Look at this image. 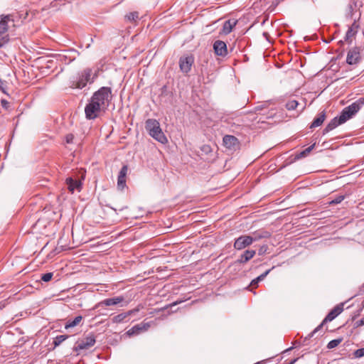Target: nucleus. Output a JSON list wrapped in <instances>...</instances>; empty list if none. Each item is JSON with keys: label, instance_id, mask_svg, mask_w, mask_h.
Returning <instances> with one entry per match:
<instances>
[{"label": "nucleus", "instance_id": "nucleus-29", "mask_svg": "<svg viewBox=\"0 0 364 364\" xmlns=\"http://www.w3.org/2000/svg\"><path fill=\"white\" fill-rule=\"evenodd\" d=\"M299 102L296 100H290L287 102L285 107L288 110H294L298 106Z\"/></svg>", "mask_w": 364, "mask_h": 364}, {"label": "nucleus", "instance_id": "nucleus-15", "mask_svg": "<svg viewBox=\"0 0 364 364\" xmlns=\"http://www.w3.org/2000/svg\"><path fill=\"white\" fill-rule=\"evenodd\" d=\"M343 123L341 122L340 118L338 117H336L333 119H332L329 123L326 126V127L323 130V134H326V133L329 132L330 131H332L335 128H336L338 125L343 124Z\"/></svg>", "mask_w": 364, "mask_h": 364}, {"label": "nucleus", "instance_id": "nucleus-18", "mask_svg": "<svg viewBox=\"0 0 364 364\" xmlns=\"http://www.w3.org/2000/svg\"><path fill=\"white\" fill-rule=\"evenodd\" d=\"M326 119V112L322 111L320 112L318 116L314 119L312 123L311 124L309 128L310 129H314L316 127H318L321 126L324 120Z\"/></svg>", "mask_w": 364, "mask_h": 364}, {"label": "nucleus", "instance_id": "nucleus-5", "mask_svg": "<svg viewBox=\"0 0 364 364\" xmlns=\"http://www.w3.org/2000/svg\"><path fill=\"white\" fill-rule=\"evenodd\" d=\"M344 303H341L336 305L325 317L321 323L309 335V337L311 338L316 333L322 326L327 322H330L333 321L336 317H337L341 312L343 311Z\"/></svg>", "mask_w": 364, "mask_h": 364}, {"label": "nucleus", "instance_id": "nucleus-9", "mask_svg": "<svg viewBox=\"0 0 364 364\" xmlns=\"http://www.w3.org/2000/svg\"><path fill=\"white\" fill-rule=\"evenodd\" d=\"M360 48L355 47L348 52L346 63L348 65H356L360 62Z\"/></svg>", "mask_w": 364, "mask_h": 364}, {"label": "nucleus", "instance_id": "nucleus-33", "mask_svg": "<svg viewBox=\"0 0 364 364\" xmlns=\"http://www.w3.org/2000/svg\"><path fill=\"white\" fill-rule=\"evenodd\" d=\"M345 198L344 196H338L330 202V204H338L341 203Z\"/></svg>", "mask_w": 364, "mask_h": 364}, {"label": "nucleus", "instance_id": "nucleus-36", "mask_svg": "<svg viewBox=\"0 0 364 364\" xmlns=\"http://www.w3.org/2000/svg\"><path fill=\"white\" fill-rule=\"evenodd\" d=\"M355 327H359L364 325V317L362 318L360 320L357 321L355 323Z\"/></svg>", "mask_w": 364, "mask_h": 364}, {"label": "nucleus", "instance_id": "nucleus-16", "mask_svg": "<svg viewBox=\"0 0 364 364\" xmlns=\"http://www.w3.org/2000/svg\"><path fill=\"white\" fill-rule=\"evenodd\" d=\"M123 301H124L123 296H116V297H113V298H108V299H106L102 301L99 304V306H109L117 305Z\"/></svg>", "mask_w": 364, "mask_h": 364}, {"label": "nucleus", "instance_id": "nucleus-23", "mask_svg": "<svg viewBox=\"0 0 364 364\" xmlns=\"http://www.w3.org/2000/svg\"><path fill=\"white\" fill-rule=\"evenodd\" d=\"M270 271H271V269H268L266 272H264L263 274H262L261 275L257 277V278L252 280V282L250 283V286L256 288L258 285V283L259 282L262 281L268 275V274L270 272Z\"/></svg>", "mask_w": 364, "mask_h": 364}, {"label": "nucleus", "instance_id": "nucleus-35", "mask_svg": "<svg viewBox=\"0 0 364 364\" xmlns=\"http://www.w3.org/2000/svg\"><path fill=\"white\" fill-rule=\"evenodd\" d=\"M74 136L72 134H68L65 136V141L67 144H72L73 142Z\"/></svg>", "mask_w": 364, "mask_h": 364}, {"label": "nucleus", "instance_id": "nucleus-3", "mask_svg": "<svg viewBox=\"0 0 364 364\" xmlns=\"http://www.w3.org/2000/svg\"><path fill=\"white\" fill-rule=\"evenodd\" d=\"M145 129L149 134L159 142L166 144L168 141L156 119H148L145 122Z\"/></svg>", "mask_w": 364, "mask_h": 364}, {"label": "nucleus", "instance_id": "nucleus-31", "mask_svg": "<svg viewBox=\"0 0 364 364\" xmlns=\"http://www.w3.org/2000/svg\"><path fill=\"white\" fill-rule=\"evenodd\" d=\"M353 355L356 358H360L364 356V348H359L354 351Z\"/></svg>", "mask_w": 364, "mask_h": 364}, {"label": "nucleus", "instance_id": "nucleus-34", "mask_svg": "<svg viewBox=\"0 0 364 364\" xmlns=\"http://www.w3.org/2000/svg\"><path fill=\"white\" fill-rule=\"evenodd\" d=\"M268 250V247L267 245H262L259 247V249L258 250V255H263L264 254H265L267 252Z\"/></svg>", "mask_w": 364, "mask_h": 364}, {"label": "nucleus", "instance_id": "nucleus-24", "mask_svg": "<svg viewBox=\"0 0 364 364\" xmlns=\"http://www.w3.org/2000/svg\"><path fill=\"white\" fill-rule=\"evenodd\" d=\"M314 146H315V144L311 145L306 149L303 150L296 156V158L301 159V158L306 156L314 149Z\"/></svg>", "mask_w": 364, "mask_h": 364}, {"label": "nucleus", "instance_id": "nucleus-20", "mask_svg": "<svg viewBox=\"0 0 364 364\" xmlns=\"http://www.w3.org/2000/svg\"><path fill=\"white\" fill-rule=\"evenodd\" d=\"M270 237V234L267 231H259L255 232L250 235V237L252 239V243L254 242L258 241L263 238H268Z\"/></svg>", "mask_w": 364, "mask_h": 364}, {"label": "nucleus", "instance_id": "nucleus-38", "mask_svg": "<svg viewBox=\"0 0 364 364\" xmlns=\"http://www.w3.org/2000/svg\"><path fill=\"white\" fill-rule=\"evenodd\" d=\"M140 324L141 326L142 331H146L150 327L149 323H141Z\"/></svg>", "mask_w": 364, "mask_h": 364}, {"label": "nucleus", "instance_id": "nucleus-6", "mask_svg": "<svg viewBox=\"0 0 364 364\" xmlns=\"http://www.w3.org/2000/svg\"><path fill=\"white\" fill-rule=\"evenodd\" d=\"M194 57L192 55H183L179 59V68L184 74H188L194 63Z\"/></svg>", "mask_w": 364, "mask_h": 364}, {"label": "nucleus", "instance_id": "nucleus-39", "mask_svg": "<svg viewBox=\"0 0 364 364\" xmlns=\"http://www.w3.org/2000/svg\"><path fill=\"white\" fill-rule=\"evenodd\" d=\"M181 302H182V301H174V302H173L172 304H171L168 305V306L166 307V309H167V308H168V307H169V306H170V307H171V306H176V305H177V304H181Z\"/></svg>", "mask_w": 364, "mask_h": 364}, {"label": "nucleus", "instance_id": "nucleus-7", "mask_svg": "<svg viewBox=\"0 0 364 364\" xmlns=\"http://www.w3.org/2000/svg\"><path fill=\"white\" fill-rule=\"evenodd\" d=\"M10 19L9 15L0 16V36L6 33L8 30V21ZM9 36L6 35L0 38V47H2L9 41Z\"/></svg>", "mask_w": 364, "mask_h": 364}, {"label": "nucleus", "instance_id": "nucleus-1", "mask_svg": "<svg viewBox=\"0 0 364 364\" xmlns=\"http://www.w3.org/2000/svg\"><path fill=\"white\" fill-rule=\"evenodd\" d=\"M112 98V90L109 87H102L95 92L85 107V117L90 120L98 117L109 107Z\"/></svg>", "mask_w": 364, "mask_h": 364}, {"label": "nucleus", "instance_id": "nucleus-40", "mask_svg": "<svg viewBox=\"0 0 364 364\" xmlns=\"http://www.w3.org/2000/svg\"><path fill=\"white\" fill-rule=\"evenodd\" d=\"M261 109H262V108H261L260 107H255V109H256V110H260Z\"/></svg>", "mask_w": 364, "mask_h": 364}, {"label": "nucleus", "instance_id": "nucleus-17", "mask_svg": "<svg viewBox=\"0 0 364 364\" xmlns=\"http://www.w3.org/2000/svg\"><path fill=\"white\" fill-rule=\"evenodd\" d=\"M223 143L227 148L234 149L238 144V139L234 136L225 135L223 137Z\"/></svg>", "mask_w": 364, "mask_h": 364}, {"label": "nucleus", "instance_id": "nucleus-19", "mask_svg": "<svg viewBox=\"0 0 364 364\" xmlns=\"http://www.w3.org/2000/svg\"><path fill=\"white\" fill-rule=\"evenodd\" d=\"M66 183L68 185V188L71 193H73L75 190L78 189L81 186L80 181L75 180L72 178H68L66 179Z\"/></svg>", "mask_w": 364, "mask_h": 364}, {"label": "nucleus", "instance_id": "nucleus-2", "mask_svg": "<svg viewBox=\"0 0 364 364\" xmlns=\"http://www.w3.org/2000/svg\"><path fill=\"white\" fill-rule=\"evenodd\" d=\"M92 70L91 68H87L79 72L77 75L73 77L69 81V87L73 89H82L87 83H92L96 74L91 77Z\"/></svg>", "mask_w": 364, "mask_h": 364}, {"label": "nucleus", "instance_id": "nucleus-30", "mask_svg": "<svg viewBox=\"0 0 364 364\" xmlns=\"http://www.w3.org/2000/svg\"><path fill=\"white\" fill-rule=\"evenodd\" d=\"M232 29V25L230 23V21H226L223 26L224 32L225 33H229L231 32Z\"/></svg>", "mask_w": 364, "mask_h": 364}, {"label": "nucleus", "instance_id": "nucleus-22", "mask_svg": "<svg viewBox=\"0 0 364 364\" xmlns=\"http://www.w3.org/2000/svg\"><path fill=\"white\" fill-rule=\"evenodd\" d=\"M82 320V317L81 316H77L72 321L68 320L65 325V328L66 329L70 328H73V327L77 326L81 322Z\"/></svg>", "mask_w": 364, "mask_h": 364}, {"label": "nucleus", "instance_id": "nucleus-4", "mask_svg": "<svg viewBox=\"0 0 364 364\" xmlns=\"http://www.w3.org/2000/svg\"><path fill=\"white\" fill-rule=\"evenodd\" d=\"M364 105V97H360L351 105L346 107L341 112L338 117L343 124L351 119Z\"/></svg>", "mask_w": 364, "mask_h": 364}, {"label": "nucleus", "instance_id": "nucleus-26", "mask_svg": "<svg viewBox=\"0 0 364 364\" xmlns=\"http://www.w3.org/2000/svg\"><path fill=\"white\" fill-rule=\"evenodd\" d=\"M355 26V23H354L352 26L349 27L344 38L346 41H348L350 38L355 36L356 31H353V26Z\"/></svg>", "mask_w": 364, "mask_h": 364}, {"label": "nucleus", "instance_id": "nucleus-32", "mask_svg": "<svg viewBox=\"0 0 364 364\" xmlns=\"http://www.w3.org/2000/svg\"><path fill=\"white\" fill-rule=\"evenodd\" d=\"M53 275V274L52 272L46 273V274H42L41 279L43 282H49L52 279Z\"/></svg>", "mask_w": 364, "mask_h": 364}, {"label": "nucleus", "instance_id": "nucleus-11", "mask_svg": "<svg viewBox=\"0 0 364 364\" xmlns=\"http://www.w3.org/2000/svg\"><path fill=\"white\" fill-rule=\"evenodd\" d=\"M213 49L217 55L224 57L228 54L226 43L223 41L218 40L215 41Z\"/></svg>", "mask_w": 364, "mask_h": 364}, {"label": "nucleus", "instance_id": "nucleus-25", "mask_svg": "<svg viewBox=\"0 0 364 364\" xmlns=\"http://www.w3.org/2000/svg\"><path fill=\"white\" fill-rule=\"evenodd\" d=\"M141 331H142V330H141V324L139 323V324L134 326L132 328H130L127 331V334L129 336H132V335L138 334Z\"/></svg>", "mask_w": 364, "mask_h": 364}, {"label": "nucleus", "instance_id": "nucleus-10", "mask_svg": "<svg viewBox=\"0 0 364 364\" xmlns=\"http://www.w3.org/2000/svg\"><path fill=\"white\" fill-rule=\"evenodd\" d=\"M95 343V338L93 335L86 337L84 340L81 341L75 347L76 350L89 349Z\"/></svg>", "mask_w": 364, "mask_h": 364}, {"label": "nucleus", "instance_id": "nucleus-14", "mask_svg": "<svg viewBox=\"0 0 364 364\" xmlns=\"http://www.w3.org/2000/svg\"><path fill=\"white\" fill-rule=\"evenodd\" d=\"M255 254V250H247L240 256L235 262L238 264H245L252 258H253Z\"/></svg>", "mask_w": 364, "mask_h": 364}, {"label": "nucleus", "instance_id": "nucleus-37", "mask_svg": "<svg viewBox=\"0 0 364 364\" xmlns=\"http://www.w3.org/2000/svg\"><path fill=\"white\" fill-rule=\"evenodd\" d=\"M140 324L141 326L142 331H146L150 327L149 323H141Z\"/></svg>", "mask_w": 364, "mask_h": 364}, {"label": "nucleus", "instance_id": "nucleus-21", "mask_svg": "<svg viewBox=\"0 0 364 364\" xmlns=\"http://www.w3.org/2000/svg\"><path fill=\"white\" fill-rule=\"evenodd\" d=\"M127 22L136 23L139 20V13L138 11H132L124 16Z\"/></svg>", "mask_w": 364, "mask_h": 364}, {"label": "nucleus", "instance_id": "nucleus-28", "mask_svg": "<svg viewBox=\"0 0 364 364\" xmlns=\"http://www.w3.org/2000/svg\"><path fill=\"white\" fill-rule=\"evenodd\" d=\"M343 341V338H337V339H334V340H332L331 341L328 345H327V348L328 349H332V348H336V346H338Z\"/></svg>", "mask_w": 364, "mask_h": 364}, {"label": "nucleus", "instance_id": "nucleus-13", "mask_svg": "<svg viewBox=\"0 0 364 364\" xmlns=\"http://www.w3.org/2000/svg\"><path fill=\"white\" fill-rule=\"evenodd\" d=\"M140 308L138 306L134 309L129 310L127 312L119 314L117 316H114L112 318V321L116 323L123 322L125 318H127L129 316L133 315L139 311Z\"/></svg>", "mask_w": 364, "mask_h": 364}, {"label": "nucleus", "instance_id": "nucleus-12", "mask_svg": "<svg viewBox=\"0 0 364 364\" xmlns=\"http://www.w3.org/2000/svg\"><path fill=\"white\" fill-rule=\"evenodd\" d=\"M128 167L124 165L122 167L117 178V187L119 189L122 190L126 186V176L127 173Z\"/></svg>", "mask_w": 364, "mask_h": 364}, {"label": "nucleus", "instance_id": "nucleus-27", "mask_svg": "<svg viewBox=\"0 0 364 364\" xmlns=\"http://www.w3.org/2000/svg\"><path fill=\"white\" fill-rule=\"evenodd\" d=\"M68 338V336H66V335H60V336H56L53 341L54 346H59Z\"/></svg>", "mask_w": 364, "mask_h": 364}, {"label": "nucleus", "instance_id": "nucleus-8", "mask_svg": "<svg viewBox=\"0 0 364 364\" xmlns=\"http://www.w3.org/2000/svg\"><path fill=\"white\" fill-rule=\"evenodd\" d=\"M252 244V239L250 235H241L237 237L234 242V248L237 250H241Z\"/></svg>", "mask_w": 364, "mask_h": 364}]
</instances>
